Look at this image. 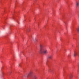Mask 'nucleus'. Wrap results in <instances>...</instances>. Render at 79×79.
<instances>
[{"label":"nucleus","mask_w":79,"mask_h":79,"mask_svg":"<svg viewBox=\"0 0 79 79\" xmlns=\"http://www.w3.org/2000/svg\"><path fill=\"white\" fill-rule=\"evenodd\" d=\"M25 77L29 78L30 79H37V77L36 76L34 75V73L32 72H30L28 74H27L24 76Z\"/></svg>","instance_id":"nucleus-1"},{"label":"nucleus","mask_w":79,"mask_h":79,"mask_svg":"<svg viewBox=\"0 0 79 79\" xmlns=\"http://www.w3.org/2000/svg\"><path fill=\"white\" fill-rule=\"evenodd\" d=\"M40 49L39 51L40 53H44V54H47L48 53V51L45 47H44L43 45L41 44L40 45Z\"/></svg>","instance_id":"nucleus-2"},{"label":"nucleus","mask_w":79,"mask_h":79,"mask_svg":"<svg viewBox=\"0 0 79 79\" xmlns=\"http://www.w3.org/2000/svg\"><path fill=\"white\" fill-rule=\"evenodd\" d=\"M53 57V56L52 55H49L48 56V58L49 59H52V57Z\"/></svg>","instance_id":"nucleus-3"},{"label":"nucleus","mask_w":79,"mask_h":79,"mask_svg":"<svg viewBox=\"0 0 79 79\" xmlns=\"http://www.w3.org/2000/svg\"><path fill=\"white\" fill-rule=\"evenodd\" d=\"M79 3L78 2H76V7H77L78 6H79Z\"/></svg>","instance_id":"nucleus-4"},{"label":"nucleus","mask_w":79,"mask_h":79,"mask_svg":"<svg viewBox=\"0 0 79 79\" xmlns=\"http://www.w3.org/2000/svg\"><path fill=\"white\" fill-rule=\"evenodd\" d=\"M77 52H74V53L73 54L74 57H76V56L77 55Z\"/></svg>","instance_id":"nucleus-5"},{"label":"nucleus","mask_w":79,"mask_h":79,"mask_svg":"<svg viewBox=\"0 0 79 79\" xmlns=\"http://www.w3.org/2000/svg\"><path fill=\"white\" fill-rule=\"evenodd\" d=\"M73 75H71L69 76V78H70V79H72V78H73Z\"/></svg>","instance_id":"nucleus-6"},{"label":"nucleus","mask_w":79,"mask_h":79,"mask_svg":"<svg viewBox=\"0 0 79 79\" xmlns=\"http://www.w3.org/2000/svg\"><path fill=\"white\" fill-rule=\"evenodd\" d=\"M77 32H79V27L77 28Z\"/></svg>","instance_id":"nucleus-7"},{"label":"nucleus","mask_w":79,"mask_h":79,"mask_svg":"<svg viewBox=\"0 0 79 79\" xmlns=\"http://www.w3.org/2000/svg\"><path fill=\"white\" fill-rule=\"evenodd\" d=\"M19 67H21V64H19Z\"/></svg>","instance_id":"nucleus-8"},{"label":"nucleus","mask_w":79,"mask_h":79,"mask_svg":"<svg viewBox=\"0 0 79 79\" xmlns=\"http://www.w3.org/2000/svg\"><path fill=\"white\" fill-rule=\"evenodd\" d=\"M50 69L49 70V72L50 71Z\"/></svg>","instance_id":"nucleus-9"},{"label":"nucleus","mask_w":79,"mask_h":79,"mask_svg":"<svg viewBox=\"0 0 79 79\" xmlns=\"http://www.w3.org/2000/svg\"><path fill=\"white\" fill-rule=\"evenodd\" d=\"M64 50V51H66V50Z\"/></svg>","instance_id":"nucleus-10"},{"label":"nucleus","mask_w":79,"mask_h":79,"mask_svg":"<svg viewBox=\"0 0 79 79\" xmlns=\"http://www.w3.org/2000/svg\"><path fill=\"white\" fill-rule=\"evenodd\" d=\"M64 23H65V24H66V23H64Z\"/></svg>","instance_id":"nucleus-11"},{"label":"nucleus","mask_w":79,"mask_h":79,"mask_svg":"<svg viewBox=\"0 0 79 79\" xmlns=\"http://www.w3.org/2000/svg\"><path fill=\"white\" fill-rule=\"evenodd\" d=\"M35 40H36V39H35Z\"/></svg>","instance_id":"nucleus-12"},{"label":"nucleus","mask_w":79,"mask_h":79,"mask_svg":"<svg viewBox=\"0 0 79 79\" xmlns=\"http://www.w3.org/2000/svg\"><path fill=\"white\" fill-rule=\"evenodd\" d=\"M68 56H69V55Z\"/></svg>","instance_id":"nucleus-13"}]
</instances>
